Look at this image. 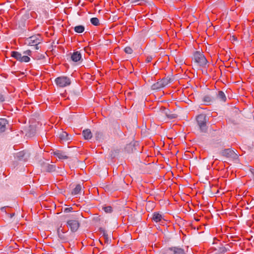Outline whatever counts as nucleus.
I'll use <instances>...</instances> for the list:
<instances>
[{
    "label": "nucleus",
    "mask_w": 254,
    "mask_h": 254,
    "mask_svg": "<svg viewBox=\"0 0 254 254\" xmlns=\"http://www.w3.org/2000/svg\"><path fill=\"white\" fill-rule=\"evenodd\" d=\"M11 56L19 62H29L30 60V57H31L32 52L30 50L20 53L17 51L11 52Z\"/></svg>",
    "instance_id": "1"
},
{
    "label": "nucleus",
    "mask_w": 254,
    "mask_h": 254,
    "mask_svg": "<svg viewBox=\"0 0 254 254\" xmlns=\"http://www.w3.org/2000/svg\"><path fill=\"white\" fill-rule=\"evenodd\" d=\"M196 120L200 131L201 132H206L207 130L206 115L201 114L198 115L196 118Z\"/></svg>",
    "instance_id": "2"
},
{
    "label": "nucleus",
    "mask_w": 254,
    "mask_h": 254,
    "mask_svg": "<svg viewBox=\"0 0 254 254\" xmlns=\"http://www.w3.org/2000/svg\"><path fill=\"white\" fill-rule=\"evenodd\" d=\"M161 254H187L185 250L180 247H171L162 250Z\"/></svg>",
    "instance_id": "3"
},
{
    "label": "nucleus",
    "mask_w": 254,
    "mask_h": 254,
    "mask_svg": "<svg viewBox=\"0 0 254 254\" xmlns=\"http://www.w3.org/2000/svg\"><path fill=\"white\" fill-rule=\"evenodd\" d=\"M192 59L195 63L198 64L209 63V62L206 59L203 53L199 51H196L194 52Z\"/></svg>",
    "instance_id": "4"
},
{
    "label": "nucleus",
    "mask_w": 254,
    "mask_h": 254,
    "mask_svg": "<svg viewBox=\"0 0 254 254\" xmlns=\"http://www.w3.org/2000/svg\"><path fill=\"white\" fill-rule=\"evenodd\" d=\"M55 82L60 87H64L71 84V81L66 76H60L55 79Z\"/></svg>",
    "instance_id": "5"
},
{
    "label": "nucleus",
    "mask_w": 254,
    "mask_h": 254,
    "mask_svg": "<svg viewBox=\"0 0 254 254\" xmlns=\"http://www.w3.org/2000/svg\"><path fill=\"white\" fill-rule=\"evenodd\" d=\"M41 41L40 35L37 34L27 38L25 41V43L30 46H34V45H38Z\"/></svg>",
    "instance_id": "6"
},
{
    "label": "nucleus",
    "mask_w": 254,
    "mask_h": 254,
    "mask_svg": "<svg viewBox=\"0 0 254 254\" xmlns=\"http://www.w3.org/2000/svg\"><path fill=\"white\" fill-rule=\"evenodd\" d=\"M220 153L223 156L227 158H230L234 160H237L239 157L238 155L233 150L230 148L222 150Z\"/></svg>",
    "instance_id": "7"
},
{
    "label": "nucleus",
    "mask_w": 254,
    "mask_h": 254,
    "mask_svg": "<svg viewBox=\"0 0 254 254\" xmlns=\"http://www.w3.org/2000/svg\"><path fill=\"white\" fill-rule=\"evenodd\" d=\"M66 224L72 232H76L80 226V223L77 220H67Z\"/></svg>",
    "instance_id": "8"
},
{
    "label": "nucleus",
    "mask_w": 254,
    "mask_h": 254,
    "mask_svg": "<svg viewBox=\"0 0 254 254\" xmlns=\"http://www.w3.org/2000/svg\"><path fill=\"white\" fill-rule=\"evenodd\" d=\"M82 54L84 55V51L74 52L71 56V60L74 62H84Z\"/></svg>",
    "instance_id": "9"
},
{
    "label": "nucleus",
    "mask_w": 254,
    "mask_h": 254,
    "mask_svg": "<svg viewBox=\"0 0 254 254\" xmlns=\"http://www.w3.org/2000/svg\"><path fill=\"white\" fill-rule=\"evenodd\" d=\"M30 17V14L28 12L25 13L21 16L18 21L19 27L22 28L24 27L26 24V21Z\"/></svg>",
    "instance_id": "10"
},
{
    "label": "nucleus",
    "mask_w": 254,
    "mask_h": 254,
    "mask_svg": "<svg viewBox=\"0 0 254 254\" xmlns=\"http://www.w3.org/2000/svg\"><path fill=\"white\" fill-rule=\"evenodd\" d=\"M29 157V154L25 151H21L16 154L15 158L18 160H23L26 161Z\"/></svg>",
    "instance_id": "11"
},
{
    "label": "nucleus",
    "mask_w": 254,
    "mask_h": 254,
    "mask_svg": "<svg viewBox=\"0 0 254 254\" xmlns=\"http://www.w3.org/2000/svg\"><path fill=\"white\" fill-rule=\"evenodd\" d=\"M138 145L137 142H131L126 146L125 150L128 153H133L137 150L136 146Z\"/></svg>",
    "instance_id": "12"
},
{
    "label": "nucleus",
    "mask_w": 254,
    "mask_h": 254,
    "mask_svg": "<svg viewBox=\"0 0 254 254\" xmlns=\"http://www.w3.org/2000/svg\"><path fill=\"white\" fill-rule=\"evenodd\" d=\"M162 113L165 115L169 119H173L177 117V115L173 114L168 109L164 107L161 109Z\"/></svg>",
    "instance_id": "13"
},
{
    "label": "nucleus",
    "mask_w": 254,
    "mask_h": 254,
    "mask_svg": "<svg viewBox=\"0 0 254 254\" xmlns=\"http://www.w3.org/2000/svg\"><path fill=\"white\" fill-rule=\"evenodd\" d=\"M43 169L48 172H53L56 170V166L54 165L49 164L48 163H43L42 164Z\"/></svg>",
    "instance_id": "14"
},
{
    "label": "nucleus",
    "mask_w": 254,
    "mask_h": 254,
    "mask_svg": "<svg viewBox=\"0 0 254 254\" xmlns=\"http://www.w3.org/2000/svg\"><path fill=\"white\" fill-rule=\"evenodd\" d=\"M53 154L58 157L60 159H66L68 158V156L65 155V152L59 150L53 152Z\"/></svg>",
    "instance_id": "15"
},
{
    "label": "nucleus",
    "mask_w": 254,
    "mask_h": 254,
    "mask_svg": "<svg viewBox=\"0 0 254 254\" xmlns=\"http://www.w3.org/2000/svg\"><path fill=\"white\" fill-rule=\"evenodd\" d=\"M82 135L85 139L88 140L92 138V133L89 129H86L83 130Z\"/></svg>",
    "instance_id": "16"
},
{
    "label": "nucleus",
    "mask_w": 254,
    "mask_h": 254,
    "mask_svg": "<svg viewBox=\"0 0 254 254\" xmlns=\"http://www.w3.org/2000/svg\"><path fill=\"white\" fill-rule=\"evenodd\" d=\"M7 120L5 119H0V132H3L6 128Z\"/></svg>",
    "instance_id": "17"
},
{
    "label": "nucleus",
    "mask_w": 254,
    "mask_h": 254,
    "mask_svg": "<svg viewBox=\"0 0 254 254\" xmlns=\"http://www.w3.org/2000/svg\"><path fill=\"white\" fill-rule=\"evenodd\" d=\"M59 137L62 140L64 141H67L70 139L68 134L66 132L63 131L59 134Z\"/></svg>",
    "instance_id": "18"
},
{
    "label": "nucleus",
    "mask_w": 254,
    "mask_h": 254,
    "mask_svg": "<svg viewBox=\"0 0 254 254\" xmlns=\"http://www.w3.org/2000/svg\"><path fill=\"white\" fill-rule=\"evenodd\" d=\"M82 188V187L81 184L76 185L75 188L72 190L71 194L73 195H76L80 193V192L81 191Z\"/></svg>",
    "instance_id": "19"
},
{
    "label": "nucleus",
    "mask_w": 254,
    "mask_h": 254,
    "mask_svg": "<svg viewBox=\"0 0 254 254\" xmlns=\"http://www.w3.org/2000/svg\"><path fill=\"white\" fill-rule=\"evenodd\" d=\"M57 233H58L59 238L63 242H65L67 241V239L66 237L64 235V233H61V228H59L58 229Z\"/></svg>",
    "instance_id": "20"
},
{
    "label": "nucleus",
    "mask_w": 254,
    "mask_h": 254,
    "mask_svg": "<svg viewBox=\"0 0 254 254\" xmlns=\"http://www.w3.org/2000/svg\"><path fill=\"white\" fill-rule=\"evenodd\" d=\"M160 81L162 83V85H163V87H164L169 83L172 82L173 79L169 76H168L166 78H162Z\"/></svg>",
    "instance_id": "21"
},
{
    "label": "nucleus",
    "mask_w": 254,
    "mask_h": 254,
    "mask_svg": "<svg viewBox=\"0 0 254 254\" xmlns=\"http://www.w3.org/2000/svg\"><path fill=\"white\" fill-rule=\"evenodd\" d=\"M152 219L156 222H158L162 220V216L158 212H154L153 214Z\"/></svg>",
    "instance_id": "22"
},
{
    "label": "nucleus",
    "mask_w": 254,
    "mask_h": 254,
    "mask_svg": "<svg viewBox=\"0 0 254 254\" xmlns=\"http://www.w3.org/2000/svg\"><path fill=\"white\" fill-rule=\"evenodd\" d=\"M74 31L77 33H81L84 32L85 27L83 25H79L74 27Z\"/></svg>",
    "instance_id": "23"
},
{
    "label": "nucleus",
    "mask_w": 254,
    "mask_h": 254,
    "mask_svg": "<svg viewBox=\"0 0 254 254\" xmlns=\"http://www.w3.org/2000/svg\"><path fill=\"white\" fill-rule=\"evenodd\" d=\"M163 85H162V83L161 82V81H158L157 82L153 84L152 85V89L153 90H158L160 88H163Z\"/></svg>",
    "instance_id": "24"
},
{
    "label": "nucleus",
    "mask_w": 254,
    "mask_h": 254,
    "mask_svg": "<svg viewBox=\"0 0 254 254\" xmlns=\"http://www.w3.org/2000/svg\"><path fill=\"white\" fill-rule=\"evenodd\" d=\"M217 98L223 101H225L226 97L222 91H219L217 94Z\"/></svg>",
    "instance_id": "25"
},
{
    "label": "nucleus",
    "mask_w": 254,
    "mask_h": 254,
    "mask_svg": "<svg viewBox=\"0 0 254 254\" xmlns=\"http://www.w3.org/2000/svg\"><path fill=\"white\" fill-rule=\"evenodd\" d=\"M212 98L208 95H206L203 98V101L206 103L207 105L210 104L212 101Z\"/></svg>",
    "instance_id": "26"
},
{
    "label": "nucleus",
    "mask_w": 254,
    "mask_h": 254,
    "mask_svg": "<svg viewBox=\"0 0 254 254\" xmlns=\"http://www.w3.org/2000/svg\"><path fill=\"white\" fill-rule=\"evenodd\" d=\"M91 23L94 26H97L99 24V20L96 17H93L90 19Z\"/></svg>",
    "instance_id": "27"
},
{
    "label": "nucleus",
    "mask_w": 254,
    "mask_h": 254,
    "mask_svg": "<svg viewBox=\"0 0 254 254\" xmlns=\"http://www.w3.org/2000/svg\"><path fill=\"white\" fill-rule=\"evenodd\" d=\"M96 140H100L103 139V133L100 132H97L95 134Z\"/></svg>",
    "instance_id": "28"
},
{
    "label": "nucleus",
    "mask_w": 254,
    "mask_h": 254,
    "mask_svg": "<svg viewBox=\"0 0 254 254\" xmlns=\"http://www.w3.org/2000/svg\"><path fill=\"white\" fill-rule=\"evenodd\" d=\"M119 150L118 149L112 150L111 151L110 156L111 158H114L119 154Z\"/></svg>",
    "instance_id": "29"
},
{
    "label": "nucleus",
    "mask_w": 254,
    "mask_h": 254,
    "mask_svg": "<svg viewBox=\"0 0 254 254\" xmlns=\"http://www.w3.org/2000/svg\"><path fill=\"white\" fill-rule=\"evenodd\" d=\"M103 209L106 213H111L113 211L112 207L111 206H104Z\"/></svg>",
    "instance_id": "30"
},
{
    "label": "nucleus",
    "mask_w": 254,
    "mask_h": 254,
    "mask_svg": "<svg viewBox=\"0 0 254 254\" xmlns=\"http://www.w3.org/2000/svg\"><path fill=\"white\" fill-rule=\"evenodd\" d=\"M124 51L126 54H131L133 52L132 49L129 47H126L124 49Z\"/></svg>",
    "instance_id": "31"
},
{
    "label": "nucleus",
    "mask_w": 254,
    "mask_h": 254,
    "mask_svg": "<svg viewBox=\"0 0 254 254\" xmlns=\"http://www.w3.org/2000/svg\"><path fill=\"white\" fill-rule=\"evenodd\" d=\"M175 62L177 64L178 63H179V64H185V62L186 61H184V59H181L179 57H177L176 59H175Z\"/></svg>",
    "instance_id": "32"
},
{
    "label": "nucleus",
    "mask_w": 254,
    "mask_h": 254,
    "mask_svg": "<svg viewBox=\"0 0 254 254\" xmlns=\"http://www.w3.org/2000/svg\"><path fill=\"white\" fill-rule=\"evenodd\" d=\"M218 251L220 253H225L227 251V248L222 246L219 247Z\"/></svg>",
    "instance_id": "33"
},
{
    "label": "nucleus",
    "mask_w": 254,
    "mask_h": 254,
    "mask_svg": "<svg viewBox=\"0 0 254 254\" xmlns=\"http://www.w3.org/2000/svg\"><path fill=\"white\" fill-rule=\"evenodd\" d=\"M99 231L101 232V234H102L103 236H106V235H107L106 231L102 228H99Z\"/></svg>",
    "instance_id": "34"
},
{
    "label": "nucleus",
    "mask_w": 254,
    "mask_h": 254,
    "mask_svg": "<svg viewBox=\"0 0 254 254\" xmlns=\"http://www.w3.org/2000/svg\"><path fill=\"white\" fill-rule=\"evenodd\" d=\"M72 209H73V208L71 207H66V208H64V212L65 213H68L69 212L71 211Z\"/></svg>",
    "instance_id": "35"
},
{
    "label": "nucleus",
    "mask_w": 254,
    "mask_h": 254,
    "mask_svg": "<svg viewBox=\"0 0 254 254\" xmlns=\"http://www.w3.org/2000/svg\"><path fill=\"white\" fill-rule=\"evenodd\" d=\"M129 1H130V2L132 3H134L135 4H139L140 3H138V2L142 1V0H128Z\"/></svg>",
    "instance_id": "36"
},
{
    "label": "nucleus",
    "mask_w": 254,
    "mask_h": 254,
    "mask_svg": "<svg viewBox=\"0 0 254 254\" xmlns=\"http://www.w3.org/2000/svg\"><path fill=\"white\" fill-rule=\"evenodd\" d=\"M229 67H231V66L230 65L226 66V65H225V64L221 65L220 66V70L221 71L224 68H229Z\"/></svg>",
    "instance_id": "37"
},
{
    "label": "nucleus",
    "mask_w": 254,
    "mask_h": 254,
    "mask_svg": "<svg viewBox=\"0 0 254 254\" xmlns=\"http://www.w3.org/2000/svg\"><path fill=\"white\" fill-rule=\"evenodd\" d=\"M152 60V57L151 56L147 57L146 59V62L147 63H150Z\"/></svg>",
    "instance_id": "38"
},
{
    "label": "nucleus",
    "mask_w": 254,
    "mask_h": 254,
    "mask_svg": "<svg viewBox=\"0 0 254 254\" xmlns=\"http://www.w3.org/2000/svg\"><path fill=\"white\" fill-rule=\"evenodd\" d=\"M104 238H105V241L106 243L108 244L110 242V240L109 239L108 237V235H106V236H104Z\"/></svg>",
    "instance_id": "39"
},
{
    "label": "nucleus",
    "mask_w": 254,
    "mask_h": 254,
    "mask_svg": "<svg viewBox=\"0 0 254 254\" xmlns=\"http://www.w3.org/2000/svg\"><path fill=\"white\" fill-rule=\"evenodd\" d=\"M169 61V58L167 56H165L164 57V60L163 62H165L166 64H167Z\"/></svg>",
    "instance_id": "40"
},
{
    "label": "nucleus",
    "mask_w": 254,
    "mask_h": 254,
    "mask_svg": "<svg viewBox=\"0 0 254 254\" xmlns=\"http://www.w3.org/2000/svg\"><path fill=\"white\" fill-rule=\"evenodd\" d=\"M6 207H7V206L2 207L0 208V210H1V211L5 212L6 214H8V213H7L6 212V211H5V208H6Z\"/></svg>",
    "instance_id": "41"
},
{
    "label": "nucleus",
    "mask_w": 254,
    "mask_h": 254,
    "mask_svg": "<svg viewBox=\"0 0 254 254\" xmlns=\"http://www.w3.org/2000/svg\"><path fill=\"white\" fill-rule=\"evenodd\" d=\"M4 100V98L2 95L0 94V103L3 102Z\"/></svg>",
    "instance_id": "42"
},
{
    "label": "nucleus",
    "mask_w": 254,
    "mask_h": 254,
    "mask_svg": "<svg viewBox=\"0 0 254 254\" xmlns=\"http://www.w3.org/2000/svg\"><path fill=\"white\" fill-rule=\"evenodd\" d=\"M237 38L234 36H233L231 37V41H237Z\"/></svg>",
    "instance_id": "43"
},
{
    "label": "nucleus",
    "mask_w": 254,
    "mask_h": 254,
    "mask_svg": "<svg viewBox=\"0 0 254 254\" xmlns=\"http://www.w3.org/2000/svg\"><path fill=\"white\" fill-rule=\"evenodd\" d=\"M35 129H34V128H33V129H32V133H31V134L30 133V134H29V135H31V134L34 135V134L35 133Z\"/></svg>",
    "instance_id": "44"
},
{
    "label": "nucleus",
    "mask_w": 254,
    "mask_h": 254,
    "mask_svg": "<svg viewBox=\"0 0 254 254\" xmlns=\"http://www.w3.org/2000/svg\"><path fill=\"white\" fill-rule=\"evenodd\" d=\"M7 215H9V217L11 218L13 216H14L15 214L14 213H11V214H8Z\"/></svg>",
    "instance_id": "45"
},
{
    "label": "nucleus",
    "mask_w": 254,
    "mask_h": 254,
    "mask_svg": "<svg viewBox=\"0 0 254 254\" xmlns=\"http://www.w3.org/2000/svg\"><path fill=\"white\" fill-rule=\"evenodd\" d=\"M74 94L77 96H78L79 95V91H77L76 92H75L74 91Z\"/></svg>",
    "instance_id": "46"
},
{
    "label": "nucleus",
    "mask_w": 254,
    "mask_h": 254,
    "mask_svg": "<svg viewBox=\"0 0 254 254\" xmlns=\"http://www.w3.org/2000/svg\"><path fill=\"white\" fill-rule=\"evenodd\" d=\"M34 46H35V48L36 50H38L39 49L38 45H34Z\"/></svg>",
    "instance_id": "47"
},
{
    "label": "nucleus",
    "mask_w": 254,
    "mask_h": 254,
    "mask_svg": "<svg viewBox=\"0 0 254 254\" xmlns=\"http://www.w3.org/2000/svg\"><path fill=\"white\" fill-rule=\"evenodd\" d=\"M251 172H252V174H253V179H254V169H252V170H251Z\"/></svg>",
    "instance_id": "48"
},
{
    "label": "nucleus",
    "mask_w": 254,
    "mask_h": 254,
    "mask_svg": "<svg viewBox=\"0 0 254 254\" xmlns=\"http://www.w3.org/2000/svg\"><path fill=\"white\" fill-rule=\"evenodd\" d=\"M158 62L159 63H162V62H163L162 61H159V60H158V61H157V62H156L155 63V64H157Z\"/></svg>",
    "instance_id": "49"
},
{
    "label": "nucleus",
    "mask_w": 254,
    "mask_h": 254,
    "mask_svg": "<svg viewBox=\"0 0 254 254\" xmlns=\"http://www.w3.org/2000/svg\"><path fill=\"white\" fill-rule=\"evenodd\" d=\"M61 233H65V232H64V231H63V229H61Z\"/></svg>",
    "instance_id": "50"
},
{
    "label": "nucleus",
    "mask_w": 254,
    "mask_h": 254,
    "mask_svg": "<svg viewBox=\"0 0 254 254\" xmlns=\"http://www.w3.org/2000/svg\"><path fill=\"white\" fill-rule=\"evenodd\" d=\"M86 67L90 68V64H86Z\"/></svg>",
    "instance_id": "51"
},
{
    "label": "nucleus",
    "mask_w": 254,
    "mask_h": 254,
    "mask_svg": "<svg viewBox=\"0 0 254 254\" xmlns=\"http://www.w3.org/2000/svg\"><path fill=\"white\" fill-rule=\"evenodd\" d=\"M250 67H251V66H248V67H246V68H247V69H249H249H250Z\"/></svg>",
    "instance_id": "52"
},
{
    "label": "nucleus",
    "mask_w": 254,
    "mask_h": 254,
    "mask_svg": "<svg viewBox=\"0 0 254 254\" xmlns=\"http://www.w3.org/2000/svg\"><path fill=\"white\" fill-rule=\"evenodd\" d=\"M177 66H178V68H179H179H181V67H180V66H179V65H180V64H177Z\"/></svg>",
    "instance_id": "53"
},
{
    "label": "nucleus",
    "mask_w": 254,
    "mask_h": 254,
    "mask_svg": "<svg viewBox=\"0 0 254 254\" xmlns=\"http://www.w3.org/2000/svg\"><path fill=\"white\" fill-rule=\"evenodd\" d=\"M198 66V64H195V67H197L196 66Z\"/></svg>",
    "instance_id": "54"
},
{
    "label": "nucleus",
    "mask_w": 254,
    "mask_h": 254,
    "mask_svg": "<svg viewBox=\"0 0 254 254\" xmlns=\"http://www.w3.org/2000/svg\"><path fill=\"white\" fill-rule=\"evenodd\" d=\"M42 57L43 58H45V57H44V56H42V55H41V56H40V58H41Z\"/></svg>",
    "instance_id": "55"
},
{
    "label": "nucleus",
    "mask_w": 254,
    "mask_h": 254,
    "mask_svg": "<svg viewBox=\"0 0 254 254\" xmlns=\"http://www.w3.org/2000/svg\"><path fill=\"white\" fill-rule=\"evenodd\" d=\"M66 67H67V69H68L69 68V66L68 65Z\"/></svg>",
    "instance_id": "56"
},
{
    "label": "nucleus",
    "mask_w": 254,
    "mask_h": 254,
    "mask_svg": "<svg viewBox=\"0 0 254 254\" xmlns=\"http://www.w3.org/2000/svg\"><path fill=\"white\" fill-rule=\"evenodd\" d=\"M239 69V67H237V69H236V70H238Z\"/></svg>",
    "instance_id": "57"
}]
</instances>
